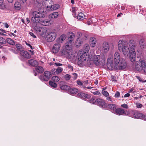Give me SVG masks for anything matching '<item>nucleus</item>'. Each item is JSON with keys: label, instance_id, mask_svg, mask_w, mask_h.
<instances>
[{"label": "nucleus", "instance_id": "1", "mask_svg": "<svg viewBox=\"0 0 146 146\" xmlns=\"http://www.w3.org/2000/svg\"><path fill=\"white\" fill-rule=\"evenodd\" d=\"M107 65L110 70H122L126 69L127 63L125 59L121 57L120 54L116 52L113 58H108Z\"/></svg>", "mask_w": 146, "mask_h": 146}, {"label": "nucleus", "instance_id": "2", "mask_svg": "<svg viewBox=\"0 0 146 146\" xmlns=\"http://www.w3.org/2000/svg\"><path fill=\"white\" fill-rule=\"evenodd\" d=\"M118 48L119 51L122 52L125 57H129L130 59L131 51L130 48H129L127 42L122 40H120L118 42Z\"/></svg>", "mask_w": 146, "mask_h": 146}, {"label": "nucleus", "instance_id": "3", "mask_svg": "<svg viewBox=\"0 0 146 146\" xmlns=\"http://www.w3.org/2000/svg\"><path fill=\"white\" fill-rule=\"evenodd\" d=\"M90 47L89 45L86 44L84 45L83 48V50H80L78 53V64L80 67L82 66L84 64V62L86 60L84 54L88 53L90 50Z\"/></svg>", "mask_w": 146, "mask_h": 146}, {"label": "nucleus", "instance_id": "4", "mask_svg": "<svg viewBox=\"0 0 146 146\" xmlns=\"http://www.w3.org/2000/svg\"><path fill=\"white\" fill-rule=\"evenodd\" d=\"M135 64L136 70L140 71L142 70L143 73L146 74V61L143 59L141 57H137V60Z\"/></svg>", "mask_w": 146, "mask_h": 146}, {"label": "nucleus", "instance_id": "5", "mask_svg": "<svg viewBox=\"0 0 146 146\" xmlns=\"http://www.w3.org/2000/svg\"><path fill=\"white\" fill-rule=\"evenodd\" d=\"M92 57L93 62L96 65L103 66L105 64V58L103 54L100 55H94Z\"/></svg>", "mask_w": 146, "mask_h": 146}, {"label": "nucleus", "instance_id": "6", "mask_svg": "<svg viewBox=\"0 0 146 146\" xmlns=\"http://www.w3.org/2000/svg\"><path fill=\"white\" fill-rule=\"evenodd\" d=\"M129 45L131 51L130 56V60L132 62H133L137 60V58H136V55L135 49V48L136 46L135 42L134 40H130L129 42Z\"/></svg>", "mask_w": 146, "mask_h": 146}, {"label": "nucleus", "instance_id": "7", "mask_svg": "<svg viewBox=\"0 0 146 146\" xmlns=\"http://www.w3.org/2000/svg\"><path fill=\"white\" fill-rule=\"evenodd\" d=\"M33 16L32 17L31 21L33 23H39L40 21L41 18L45 17V15L43 12L39 11H33Z\"/></svg>", "mask_w": 146, "mask_h": 146}, {"label": "nucleus", "instance_id": "8", "mask_svg": "<svg viewBox=\"0 0 146 146\" xmlns=\"http://www.w3.org/2000/svg\"><path fill=\"white\" fill-rule=\"evenodd\" d=\"M48 1L47 0H45L42 3V5L45 7H46L47 8H49V9H48L50 11L56 10L59 8V6L58 4H54L52 5V4L48 5Z\"/></svg>", "mask_w": 146, "mask_h": 146}, {"label": "nucleus", "instance_id": "9", "mask_svg": "<svg viewBox=\"0 0 146 146\" xmlns=\"http://www.w3.org/2000/svg\"><path fill=\"white\" fill-rule=\"evenodd\" d=\"M35 30L37 34L44 37L47 32V29L45 27H41L38 26H36L35 28Z\"/></svg>", "mask_w": 146, "mask_h": 146}, {"label": "nucleus", "instance_id": "10", "mask_svg": "<svg viewBox=\"0 0 146 146\" xmlns=\"http://www.w3.org/2000/svg\"><path fill=\"white\" fill-rule=\"evenodd\" d=\"M56 36V33L54 31L49 32L47 33L46 36V40L48 42H51L54 41Z\"/></svg>", "mask_w": 146, "mask_h": 146}, {"label": "nucleus", "instance_id": "11", "mask_svg": "<svg viewBox=\"0 0 146 146\" xmlns=\"http://www.w3.org/2000/svg\"><path fill=\"white\" fill-rule=\"evenodd\" d=\"M51 77V74L50 72L48 71H45L44 75H41L39 76V78L42 81H47L49 80Z\"/></svg>", "mask_w": 146, "mask_h": 146}, {"label": "nucleus", "instance_id": "12", "mask_svg": "<svg viewBox=\"0 0 146 146\" xmlns=\"http://www.w3.org/2000/svg\"><path fill=\"white\" fill-rule=\"evenodd\" d=\"M110 46L111 47V48L112 49L113 48V44H109L106 42H104L103 44L102 47V51L105 53L107 52L109 50Z\"/></svg>", "mask_w": 146, "mask_h": 146}, {"label": "nucleus", "instance_id": "13", "mask_svg": "<svg viewBox=\"0 0 146 146\" xmlns=\"http://www.w3.org/2000/svg\"><path fill=\"white\" fill-rule=\"evenodd\" d=\"M62 56L67 58H71L72 56V52L70 50L64 49L62 51Z\"/></svg>", "mask_w": 146, "mask_h": 146}, {"label": "nucleus", "instance_id": "14", "mask_svg": "<svg viewBox=\"0 0 146 146\" xmlns=\"http://www.w3.org/2000/svg\"><path fill=\"white\" fill-rule=\"evenodd\" d=\"M114 113L118 115H122L123 114L129 115V113L128 112L125 111L124 109L121 108L116 109Z\"/></svg>", "mask_w": 146, "mask_h": 146}, {"label": "nucleus", "instance_id": "15", "mask_svg": "<svg viewBox=\"0 0 146 146\" xmlns=\"http://www.w3.org/2000/svg\"><path fill=\"white\" fill-rule=\"evenodd\" d=\"M60 43L57 42L55 43L53 46L52 51L54 53H57L59 50L60 48Z\"/></svg>", "mask_w": 146, "mask_h": 146}, {"label": "nucleus", "instance_id": "16", "mask_svg": "<svg viewBox=\"0 0 146 146\" xmlns=\"http://www.w3.org/2000/svg\"><path fill=\"white\" fill-rule=\"evenodd\" d=\"M132 115H130V116L132 117L137 119H141L143 117V114L141 113H138L136 111H132L131 112Z\"/></svg>", "mask_w": 146, "mask_h": 146}, {"label": "nucleus", "instance_id": "17", "mask_svg": "<svg viewBox=\"0 0 146 146\" xmlns=\"http://www.w3.org/2000/svg\"><path fill=\"white\" fill-rule=\"evenodd\" d=\"M96 104L102 108H105L106 106V103L105 101L102 99L99 98L96 100Z\"/></svg>", "mask_w": 146, "mask_h": 146}, {"label": "nucleus", "instance_id": "18", "mask_svg": "<svg viewBox=\"0 0 146 146\" xmlns=\"http://www.w3.org/2000/svg\"><path fill=\"white\" fill-rule=\"evenodd\" d=\"M21 54L25 58H31V55L27 51L22 50L20 52Z\"/></svg>", "mask_w": 146, "mask_h": 146}, {"label": "nucleus", "instance_id": "19", "mask_svg": "<svg viewBox=\"0 0 146 146\" xmlns=\"http://www.w3.org/2000/svg\"><path fill=\"white\" fill-rule=\"evenodd\" d=\"M96 39L94 37H92L90 39V44L91 47H94L95 46L96 43Z\"/></svg>", "mask_w": 146, "mask_h": 146}, {"label": "nucleus", "instance_id": "20", "mask_svg": "<svg viewBox=\"0 0 146 146\" xmlns=\"http://www.w3.org/2000/svg\"><path fill=\"white\" fill-rule=\"evenodd\" d=\"M68 41L70 42H71L72 41L74 38L75 35L72 32H69L68 35Z\"/></svg>", "mask_w": 146, "mask_h": 146}, {"label": "nucleus", "instance_id": "21", "mask_svg": "<svg viewBox=\"0 0 146 146\" xmlns=\"http://www.w3.org/2000/svg\"><path fill=\"white\" fill-rule=\"evenodd\" d=\"M107 107L113 113H115V110L116 109V107L115 105L113 104L108 105Z\"/></svg>", "mask_w": 146, "mask_h": 146}, {"label": "nucleus", "instance_id": "22", "mask_svg": "<svg viewBox=\"0 0 146 146\" xmlns=\"http://www.w3.org/2000/svg\"><path fill=\"white\" fill-rule=\"evenodd\" d=\"M77 96L78 97L83 99H89L90 98V96L89 95L82 92L78 93Z\"/></svg>", "mask_w": 146, "mask_h": 146}, {"label": "nucleus", "instance_id": "23", "mask_svg": "<svg viewBox=\"0 0 146 146\" xmlns=\"http://www.w3.org/2000/svg\"><path fill=\"white\" fill-rule=\"evenodd\" d=\"M3 1H1L0 2V9L3 10H7L9 9L7 5L3 3Z\"/></svg>", "mask_w": 146, "mask_h": 146}, {"label": "nucleus", "instance_id": "24", "mask_svg": "<svg viewBox=\"0 0 146 146\" xmlns=\"http://www.w3.org/2000/svg\"><path fill=\"white\" fill-rule=\"evenodd\" d=\"M66 38L65 35L64 34L61 35L57 39V42L60 43H62Z\"/></svg>", "mask_w": 146, "mask_h": 146}, {"label": "nucleus", "instance_id": "25", "mask_svg": "<svg viewBox=\"0 0 146 146\" xmlns=\"http://www.w3.org/2000/svg\"><path fill=\"white\" fill-rule=\"evenodd\" d=\"M78 92V90L77 89L75 88H70L69 89L68 91L69 93L71 94H75Z\"/></svg>", "mask_w": 146, "mask_h": 146}, {"label": "nucleus", "instance_id": "26", "mask_svg": "<svg viewBox=\"0 0 146 146\" xmlns=\"http://www.w3.org/2000/svg\"><path fill=\"white\" fill-rule=\"evenodd\" d=\"M29 63L33 66H35L38 64V62L34 60L31 59L28 61Z\"/></svg>", "mask_w": 146, "mask_h": 146}, {"label": "nucleus", "instance_id": "27", "mask_svg": "<svg viewBox=\"0 0 146 146\" xmlns=\"http://www.w3.org/2000/svg\"><path fill=\"white\" fill-rule=\"evenodd\" d=\"M50 20L48 19H45L44 20L41 21V23L43 25L46 26H48L50 25L51 23L50 21Z\"/></svg>", "mask_w": 146, "mask_h": 146}, {"label": "nucleus", "instance_id": "28", "mask_svg": "<svg viewBox=\"0 0 146 146\" xmlns=\"http://www.w3.org/2000/svg\"><path fill=\"white\" fill-rule=\"evenodd\" d=\"M63 70V69L61 68L58 67L56 70L55 69H52V73H56L58 74L61 72Z\"/></svg>", "mask_w": 146, "mask_h": 146}, {"label": "nucleus", "instance_id": "29", "mask_svg": "<svg viewBox=\"0 0 146 146\" xmlns=\"http://www.w3.org/2000/svg\"><path fill=\"white\" fill-rule=\"evenodd\" d=\"M59 15L58 13L57 12H54L49 15L50 17H51L52 19L57 18Z\"/></svg>", "mask_w": 146, "mask_h": 146}, {"label": "nucleus", "instance_id": "30", "mask_svg": "<svg viewBox=\"0 0 146 146\" xmlns=\"http://www.w3.org/2000/svg\"><path fill=\"white\" fill-rule=\"evenodd\" d=\"M60 88L61 90H68L70 89V87L68 86L63 85L60 86Z\"/></svg>", "mask_w": 146, "mask_h": 146}, {"label": "nucleus", "instance_id": "31", "mask_svg": "<svg viewBox=\"0 0 146 146\" xmlns=\"http://www.w3.org/2000/svg\"><path fill=\"white\" fill-rule=\"evenodd\" d=\"M84 14L82 13H79L77 16V19L80 20H82L84 18Z\"/></svg>", "mask_w": 146, "mask_h": 146}, {"label": "nucleus", "instance_id": "32", "mask_svg": "<svg viewBox=\"0 0 146 146\" xmlns=\"http://www.w3.org/2000/svg\"><path fill=\"white\" fill-rule=\"evenodd\" d=\"M36 70L37 72L40 73H42L44 71L43 68L40 66H37L36 68Z\"/></svg>", "mask_w": 146, "mask_h": 146}, {"label": "nucleus", "instance_id": "33", "mask_svg": "<svg viewBox=\"0 0 146 146\" xmlns=\"http://www.w3.org/2000/svg\"><path fill=\"white\" fill-rule=\"evenodd\" d=\"M7 41L9 44L13 45L15 43L14 41L11 38H8L7 39Z\"/></svg>", "mask_w": 146, "mask_h": 146}, {"label": "nucleus", "instance_id": "34", "mask_svg": "<svg viewBox=\"0 0 146 146\" xmlns=\"http://www.w3.org/2000/svg\"><path fill=\"white\" fill-rule=\"evenodd\" d=\"M15 7L17 10H19L21 8L20 4L19 2H16L15 4Z\"/></svg>", "mask_w": 146, "mask_h": 146}, {"label": "nucleus", "instance_id": "35", "mask_svg": "<svg viewBox=\"0 0 146 146\" xmlns=\"http://www.w3.org/2000/svg\"><path fill=\"white\" fill-rule=\"evenodd\" d=\"M71 42H70L69 43V42L68 41V40L67 41V43H66V45L65 46V49H67V50H70L71 49Z\"/></svg>", "mask_w": 146, "mask_h": 146}, {"label": "nucleus", "instance_id": "36", "mask_svg": "<svg viewBox=\"0 0 146 146\" xmlns=\"http://www.w3.org/2000/svg\"><path fill=\"white\" fill-rule=\"evenodd\" d=\"M49 84L50 86L52 87L53 88H56L57 87V84L51 81H49Z\"/></svg>", "mask_w": 146, "mask_h": 146}, {"label": "nucleus", "instance_id": "37", "mask_svg": "<svg viewBox=\"0 0 146 146\" xmlns=\"http://www.w3.org/2000/svg\"><path fill=\"white\" fill-rule=\"evenodd\" d=\"M82 43V41L80 40L79 38H78L76 40L75 44L77 47H79L80 46Z\"/></svg>", "mask_w": 146, "mask_h": 146}, {"label": "nucleus", "instance_id": "38", "mask_svg": "<svg viewBox=\"0 0 146 146\" xmlns=\"http://www.w3.org/2000/svg\"><path fill=\"white\" fill-rule=\"evenodd\" d=\"M144 40L143 39L140 40L139 41V45L140 47L141 48H143L145 46V44L144 43Z\"/></svg>", "mask_w": 146, "mask_h": 146}, {"label": "nucleus", "instance_id": "39", "mask_svg": "<svg viewBox=\"0 0 146 146\" xmlns=\"http://www.w3.org/2000/svg\"><path fill=\"white\" fill-rule=\"evenodd\" d=\"M104 88H103V90L102 91V94L106 97L108 96L109 95V94L106 91L104 90Z\"/></svg>", "mask_w": 146, "mask_h": 146}, {"label": "nucleus", "instance_id": "40", "mask_svg": "<svg viewBox=\"0 0 146 146\" xmlns=\"http://www.w3.org/2000/svg\"><path fill=\"white\" fill-rule=\"evenodd\" d=\"M52 80L54 82H58L59 80V78L57 76H54L52 78Z\"/></svg>", "mask_w": 146, "mask_h": 146}, {"label": "nucleus", "instance_id": "41", "mask_svg": "<svg viewBox=\"0 0 146 146\" xmlns=\"http://www.w3.org/2000/svg\"><path fill=\"white\" fill-rule=\"evenodd\" d=\"M6 43V41L4 38L0 37V43H2L3 45Z\"/></svg>", "mask_w": 146, "mask_h": 146}, {"label": "nucleus", "instance_id": "42", "mask_svg": "<svg viewBox=\"0 0 146 146\" xmlns=\"http://www.w3.org/2000/svg\"><path fill=\"white\" fill-rule=\"evenodd\" d=\"M71 76H72L70 75L66 74L64 78L66 80H68L71 78Z\"/></svg>", "mask_w": 146, "mask_h": 146}, {"label": "nucleus", "instance_id": "43", "mask_svg": "<svg viewBox=\"0 0 146 146\" xmlns=\"http://www.w3.org/2000/svg\"><path fill=\"white\" fill-rule=\"evenodd\" d=\"M16 48L17 49L21 51V47L20 44H16L15 45Z\"/></svg>", "mask_w": 146, "mask_h": 146}, {"label": "nucleus", "instance_id": "44", "mask_svg": "<svg viewBox=\"0 0 146 146\" xmlns=\"http://www.w3.org/2000/svg\"><path fill=\"white\" fill-rule=\"evenodd\" d=\"M96 100L94 98H92L90 100V102L92 103L93 104H94L95 103L96 104Z\"/></svg>", "mask_w": 146, "mask_h": 146}, {"label": "nucleus", "instance_id": "45", "mask_svg": "<svg viewBox=\"0 0 146 146\" xmlns=\"http://www.w3.org/2000/svg\"><path fill=\"white\" fill-rule=\"evenodd\" d=\"M53 65L55 66H62V64H60L59 62H57V63H54Z\"/></svg>", "mask_w": 146, "mask_h": 146}, {"label": "nucleus", "instance_id": "46", "mask_svg": "<svg viewBox=\"0 0 146 146\" xmlns=\"http://www.w3.org/2000/svg\"><path fill=\"white\" fill-rule=\"evenodd\" d=\"M120 96V93L117 91L115 95V97L116 98L119 97Z\"/></svg>", "mask_w": 146, "mask_h": 146}, {"label": "nucleus", "instance_id": "47", "mask_svg": "<svg viewBox=\"0 0 146 146\" xmlns=\"http://www.w3.org/2000/svg\"><path fill=\"white\" fill-rule=\"evenodd\" d=\"M73 76L72 78L74 79L75 80L77 78V74L75 73L72 74Z\"/></svg>", "mask_w": 146, "mask_h": 146}, {"label": "nucleus", "instance_id": "48", "mask_svg": "<svg viewBox=\"0 0 146 146\" xmlns=\"http://www.w3.org/2000/svg\"><path fill=\"white\" fill-rule=\"evenodd\" d=\"M76 8H72V11L73 13V15L74 14L75 15H76V14L75 13L76 12Z\"/></svg>", "mask_w": 146, "mask_h": 146}, {"label": "nucleus", "instance_id": "49", "mask_svg": "<svg viewBox=\"0 0 146 146\" xmlns=\"http://www.w3.org/2000/svg\"><path fill=\"white\" fill-rule=\"evenodd\" d=\"M121 106V107L125 108H127L128 107V105L125 104H122Z\"/></svg>", "mask_w": 146, "mask_h": 146}, {"label": "nucleus", "instance_id": "50", "mask_svg": "<svg viewBox=\"0 0 146 146\" xmlns=\"http://www.w3.org/2000/svg\"><path fill=\"white\" fill-rule=\"evenodd\" d=\"M29 35H30L31 36H32L33 38H36V36L33 33L29 32Z\"/></svg>", "mask_w": 146, "mask_h": 146}, {"label": "nucleus", "instance_id": "51", "mask_svg": "<svg viewBox=\"0 0 146 146\" xmlns=\"http://www.w3.org/2000/svg\"><path fill=\"white\" fill-rule=\"evenodd\" d=\"M142 105L140 103H138L136 104V107L137 108H141L142 107Z\"/></svg>", "mask_w": 146, "mask_h": 146}, {"label": "nucleus", "instance_id": "52", "mask_svg": "<svg viewBox=\"0 0 146 146\" xmlns=\"http://www.w3.org/2000/svg\"><path fill=\"white\" fill-rule=\"evenodd\" d=\"M77 84L80 86H82L83 83L80 80H78L77 81Z\"/></svg>", "mask_w": 146, "mask_h": 146}, {"label": "nucleus", "instance_id": "53", "mask_svg": "<svg viewBox=\"0 0 146 146\" xmlns=\"http://www.w3.org/2000/svg\"><path fill=\"white\" fill-rule=\"evenodd\" d=\"M45 0L43 1V0H36V1L37 3H39V4H41L42 3H42Z\"/></svg>", "mask_w": 146, "mask_h": 146}, {"label": "nucleus", "instance_id": "54", "mask_svg": "<svg viewBox=\"0 0 146 146\" xmlns=\"http://www.w3.org/2000/svg\"><path fill=\"white\" fill-rule=\"evenodd\" d=\"M130 94L129 93H127L125 94L124 96V97L126 98L129 97L130 96Z\"/></svg>", "mask_w": 146, "mask_h": 146}, {"label": "nucleus", "instance_id": "55", "mask_svg": "<svg viewBox=\"0 0 146 146\" xmlns=\"http://www.w3.org/2000/svg\"><path fill=\"white\" fill-rule=\"evenodd\" d=\"M111 80L112 81H114L115 82L116 81V80H115V78L113 76H111Z\"/></svg>", "mask_w": 146, "mask_h": 146}, {"label": "nucleus", "instance_id": "56", "mask_svg": "<svg viewBox=\"0 0 146 146\" xmlns=\"http://www.w3.org/2000/svg\"><path fill=\"white\" fill-rule=\"evenodd\" d=\"M93 94L94 95H99L100 93L98 91H96L94 92Z\"/></svg>", "mask_w": 146, "mask_h": 146}, {"label": "nucleus", "instance_id": "57", "mask_svg": "<svg viewBox=\"0 0 146 146\" xmlns=\"http://www.w3.org/2000/svg\"><path fill=\"white\" fill-rule=\"evenodd\" d=\"M106 99L107 100L109 101H112V100H111V98L110 97H107L106 98Z\"/></svg>", "mask_w": 146, "mask_h": 146}, {"label": "nucleus", "instance_id": "58", "mask_svg": "<svg viewBox=\"0 0 146 146\" xmlns=\"http://www.w3.org/2000/svg\"><path fill=\"white\" fill-rule=\"evenodd\" d=\"M68 67L69 68H70L72 71L73 70V68L72 66H71L70 65H68Z\"/></svg>", "mask_w": 146, "mask_h": 146}, {"label": "nucleus", "instance_id": "59", "mask_svg": "<svg viewBox=\"0 0 146 146\" xmlns=\"http://www.w3.org/2000/svg\"><path fill=\"white\" fill-rule=\"evenodd\" d=\"M27 0H20V1L21 3H25L26 1Z\"/></svg>", "mask_w": 146, "mask_h": 146}, {"label": "nucleus", "instance_id": "60", "mask_svg": "<svg viewBox=\"0 0 146 146\" xmlns=\"http://www.w3.org/2000/svg\"><path fill=\"white\" fill-rule=\"evenodd\" d=\"M4 26L6 28H8L9 27L8 24L7 23H4Z\"/></svg>", "mask_w": 146, "mask_h": 146}, {"label": "nucleus", "instance_id": "61", "mask_svg": "<svg viewBox=\"0 0 146 146\" xmlns=\"http://www.w3.org/2000/svg\"><path fill=\"white\" fill-rule=\"evenodd\" d=\"M26 44L27 45L29 46L30 47V48H31V49H33V47L32 46L31 44H29V43H26Z\"/></svg>", "mask_w": 146, "mask_h": 146}, {"label": "nucleus", "instance_id": "62", "mask_svg": "<svg viewBox=\"0 0 146 146\" xmlns=\"http://www.w3.org/2000/svg\"><path fill=\"white\" fill-rule=\"evenodd\" d=\"M0 31H1L3 32V33H6V31H5V30H3L2 29H0Z\"/></svg>", "mask_w": 146, "mask_h": 146}, {"label": "nucleus", "instance_id": "63", "mask_svg": "<svg viewBox=\"0 0 146 146\" xmlns=\"http://www.w3.org/2000/svg\"><path fill=\"white\" fill-rule=\"evenodd\" d=\"M142 118H143L144 119L146 120V115H143V117H142Z\"/></svg>", "mask_w": 146, "mask_h": 146}, {"label": "nucleus", "instance_id": "64", "mask_svg": "<svg viewBox=\"0 0 146 146\" xmlns=\"http://www.w3.org/2000/svg\"><path fill=\"white\" fill-rule=\"evenodd\" d=\"M29 51L31 53L32 55H33L34 54V52L33 51H32L31 50H29Z\"/></svg>", "mask_w": 146, "mask_h": 146}]
</instances>
